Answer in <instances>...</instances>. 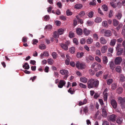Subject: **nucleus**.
Masks as SVG:
<instances>
[{"label": "nucleus", "mask_w": 125, "mask_h": 125, "mask_svg": "<svg viewBox=\"0 0 125 125\" xmlns=\"http://www.w3.org/2000/svg\"><path fill=\"white\" fill-rule=\"evenodd\" d=\"M99 83V81L98 80L91 79L89 80L88 82L87 87L89 88L97 87Z\"/></svg>", "instance_id": "1"}, {"label": "nucleus", "mask_w": 125, "mask_h": 125, "mask_svg": "<svg viewBox=\"0 0 125 125\" xmlns=\"http://www.w3.org/2000/svg\"><path fill=\"white\" fill-rule=\"evenodd\" d=\"M60 73L61 74L64 75L63 79L66 80L68 76L69 73L68 70L66 69L61 70L60 71Z\"/></svg>", "instance_id": "2"}, {"label": "nucleus", "mask_w": 125, "mask_h": 125, "mask_svg": "<svg viewBox=\"0 0 125 125\" xmlns=\"http://www.w3.org/2000/svg\"><path fill=\"white\" fill-rule=\"evenodd\" d=\"M116 50H117L116 54L118 56L121 55L124 56L125 55V48H124V49L122 48H120Z\"/></svg>", "instance_id": "3"}, {"label": "nucleus", "mask_w": 125, "mask_h": 125, "mask_svg": "<svg viewBox=\"0 0 125 125\" xmlns=\"http://www.w3.org/2000/svg\"><path fill=\"white\" fill-rule=\"evenodd\" d=\"M76 66L78 69H80L84 68L85 67V63L80 62L78 61L77 62Z\"/></svg>", "instance_id": "4"}, {"label": "nucleus", "mask_w": 125, "mask_h": 125, "mask_svg": "<svg viewBox=\"0 0 125 125\" xmlns=\"http://www.w3.org/2000/svg\"><path fill=\"white\" fill-rule=\"evenodd\" d=\"M63 32H54L53 33V37L56 38L55 41L56 42H57L58 40L56 39L58 38L59 35H62L63 34Z\"/></svg>", "instance_id": "5"}, {"label": "nucleus", "mask_w": 125, "mask_h": 125, "mask_svg": "<svg viewBox=\"0 0 125 125\" xmlns=\"http://www.w3.org/2000/svg\"><path fill=\"white\" fill-rule=\"evenodd\" d=\"M102 115L103 117H106L107 115L106 111L107 107L106 106H102Z\"/></svg>", "instance_id": "6"}, {"label": "nucleus", "mask_w": 125, "mask_h": 125, "mask_svg": "<svg viewBox=\"0 0 125 125\" xmlns=\"http://www.w3.org/2000/svg\"><path fill=\"white\" fill-rule=\"evenodd\" d=\"M122 59L121 57H117L115 59V63L116 65L119 64L121 62Z\"/></svg>", "instance_id": "7"}, {"label": "nucleus", "mask_w": 125, "mask_h": 125, "mask_svg": "<svg viewBox=\"0 0 125 125\" xmlns=\"http://www.w3.org/2000/svg\"><path fill=\"white\" fill-rule=\"evenodd\" d=\"M66 84L65 81L63 80H60L58 85V87L60 88H62Z\"/></svg>", "instance_id": "8"}, {"label": "nucleus", "mask_w": 125, "mask_h": 125, "mask_svg": "<svg viewBox=\"0 0 125 125\" xmlns=\"http://www.w3.org/2000/svg\"><path fill=\"white\" fill-rule=\"evenodd\" d=\"M85 59L86 61L87 62H89L91 61H93L94 60V57L90 55L86 57Z\"/></svg>", "instance_id": "9"}, {"label": "nucleus", "mask_w": 125, "mask_h": 125, "mask_svg": "<svg viewBox=\"0 0 125 125\" xmlns=\"http://www.w3.org/2000/svg\"><path fill=\"white\" fill-rule=\"evenodd\" d=\"M108 47L107 45L103 46L101 48V51L102 53H105L107 51Z\"/></svg>", "instance_id": "10"}, {"label": "nucleus", "mask_w": 125, "mask_h": 125, "mask_svg": "<svg viewBox=\"0 0 125 125\" xmlns=\"http://www.w3.org/2000/svg\"><path fill=\"white\" fill-rule=\"evenodd\" d=\"M107 90L106 89H105L103 92V94L104 95V101H106L107 100V96L108 94L107 93Z\"/></svg>", "instance_id": "11"}, {"label": "nucleus", "mask_w": 125, "mask_h": 125, "mask_svg": "<svg viewBox=\"0 0 125 125\" xmlns=\"http://www.w3.org/2000/svg\"><path fill=\"white\" fill-rule=\"evenodd\" d=\"M111 104L114 108H116L117 106V103L116 101L114 99H113L111 101Z\"/></svg>", "instance_id": "12"}, {"label": "nucleus", "mask_w": 125, "mask_h": 125, "mask_svg": "<svg viewBox=\"0 0 125 125\" xmlns=\"http://www.w3.org/2000/svg\"><path fill=\"white\" fill-rule=\"evenodd\" d=\"M80 82L82 83H86L88 81V79L85 77H80Z\"/></svg>", "instance_id": "13"}, {"label": "nucleus", "mask_w": 125, "mask_h": 125, "mask_svg": "<svg viewBox=\"0 0 125 125\" xmlns=\"http://www.w3.org/2000/svg\"><path fill=\"white\" fill-rule=\"evenodd\" d=\"M116 117V115L113 114L109 116V119L110 121L114 122L115 120Z\"/></svg>", "instance_id": "14"}, {"label": "nucleus", "mask_w": 125, "mask_h": 125, "mask_svg": "<svg viewBox=\"0 0 125 125\" xmlns=\"http://www.w3.org/2000/svg\"><path fill=\"white\" fill-rule=\"evenodd\" d=\"M49 54L47 51H45L43 53H42L40 55V58L41 59L43 58V56H49Z\"/></svg>", "instance_id": "15"}, {"label": "nucleus", "mask_w": 125, "mask_h": 125, "mask_svg": "<svg viewBox=\"0 0 125 125\" xmlns=\"http://www.w3.org/2000/svg\"><path fill=\"white\" fill-rule=\"evenodd\" d=\"M103 62L104 64L106 65L108 62V59L107 56H104L102 58Z\"/></svg>", "instance_id": "16"}, {"label": "nucleus", "mask_w": 125, "mask_h": 125, "mask_svg": "<svg viewBox=\"0 0 125 125\" xmlns=\"http://www.w3.org/2000/svg\"><path fill=\"white\" fill-rule=\"evenodd\" d=\"M100 43L102 44H106L107 42V41L103 37H101L100 39Z\"/></svg>", "instance_id": "17"}, {"label": "nucleus", "mask_w": 125, "mask_h": 125, "mask_svg": "<svg viewBox=\"0 0 125 125\" xmlns=\"http://www.w3.org/2000/svg\"><path fill=\"white\" fill-rule=\"evenodd\" d=\"M111 1H113L114 2L116 1L118 2L117 3V7L118 8H120L122 5V3L120 2V0H110Z\"/></svg>", "instance_id": "18"}, {"label": "nucleus", "mask_w": 125, "mask_h": 125, "mask_svg": "<svg viewBox=\"0 0 125 125\" xmlns=\"http://www.w3.org/2000/svg\"><path fill=\"white\" fill-rule=\"evenodd\" d=\"M66 56L67 58V59L65 61V63L67 65H68L69 63L70 59H71V58L69 57V55L68 54H67L66 55Z\"/></svg>", "instance_id": "19"}, {"label": "nucleus", "mask_w": 125, "mask_h": 125, "mask_svg": "<svg viewBox=\"0 0 125 125\" xmlns=\"http://www.w3.org/2000/svg\"><path fill=\"white\" fill-rule=\"evenodd\" d=\"M118 99L120 103L121 104L125 102V97L123 98L121 97H119Z\"/></svg>", "instance_id": "20"}, {"label": "nucleus", "mask_w": 125, "mask_h": 125, "mask_svg": "<svg viewBox=\"0 0 125 125\" xmlns=\"http://www.w3.org/2000/svg\"><path fill=\"white\" fill-rule=\"evenodd\" d=\"M87 100L86 99H85L83 100V101H80L79 102L78 105L79 106H80L81 105H83L86 104L87 103Z\"/></svg>", "instance_id": "21"}, {"label": "nucleus", "mask_w": 125, "mask_h": 125, "mask_svg": "<svg viewBox=\"0 0 125 125\" xmlns=\"http://www.w3.org/2000/svg\"><path fill=\"white\" fill-rule=\"evenodd\" d=\"M113 24L114 26H116L119 24V22L116 19H114L113 20Z\"/></svg>", "instance_id": "22"}, {"label": "nucleus", "mask_w": 125, "mask_h": 125, "mask_svg": "<svg viewBox=\"0 0 125 125\" xmlns=\"http://www.w3.org/2000/svg\"><path fill=\"white\" fill-rule=\"evenodd\" d=\"M75 48L74 47H71L69 49V52L72 54H73L75 52Z\"/></svg>", "instance_id": "23"}, {"label": "nucleus", "mask_w": 125, "mask_h": 125, "mask_svg": "<svg viewBox=\"0 0 125 125\" xmlns=\"http://www.w3.org/2000/svg\"><path fill=\"white\" fill-rule=\"evenodd\" d=\"M102 21V19L100 17H97L95 19L94 21L96 23H99Z\"/></svg>", "instance_id": "24"}, {"label": "nucleus", "mask_w": 125, "mask_h": 125, "mask_svg": "<svg viewBox=\"0 0 125 125\" xmlns=\"http://www.w3.org/2000/svg\"><path fill=\"white\" fill-rule=\"evenodd\" d=\"M120 81L121 82H124L125 81V77L122 74H120L119 75Z\"/></svg>", "instance_id": "25"}, {"label": "nucleus", "mask_w": 125, "mask_h": 125, "mask_svg": "<svg viewBox=\"0 0 125 125\" xmlns=\"http://www.w3.org/2000/svg\"><path fill=\"white\" fill-rule=\"evenodd\" d=\"M109 64L111 69L112 70H113L115 67L113 62V61L110 62Z\"/></svg>", "instance_id": "26"}, {"label": "nucleus", "mask_w": 125, "mask_h": 125, "mask_svg": "<svg viewBox=\"0 0 125 125\" xmlns=\"http://www.w3.org/2000/svg\"><path fill=\"white\" fill-rule=\"evenodd\" d=\"M116 71L119 73H121L122 72L121 67L119 66H117L116 68Z\"/></svg>", "instance_id": "27"}, {"label": "nucleus", "mask_w": 125, "mask_h": 125, "mask_svg": "<svg viewBox=\"0 0 125 125\" xmlns=\"http://www.w3.org/2000/svg\"><path fill=\"white\" fill-rule=\"evenodd\" d=\"M84 53L83 52H78L76 55V56L78 58H80L83 56Z\"/></svg>", "instance_id": "28"}, {"label": "nucleus", "mask_w": 125, "mask_h": 125, "mask_svg": "<svg viewBox=\"0 0 125 125\" xmlns=\"http://www.w3.org/2000/svg\"><path fill=\"white\" fill-rule=\"evenodd\" d=\"M61 47L65 50H66L68 49V46L66 44H60Z\"/></svg>", "instance_id": "29"}, {"label": "nucleus", "mask_w": 125, "mask_h": 125, "mask_svg": "<svg viewBox=\"0 0 125 125\" xmlns=\"http://www.w3.org/2000/svg\"><path fill=\"white\" fill-rule=\"evenodd\" d=\"M93 40L90 38L87 39L86 40V42L87 44H91L93 42Z\"/></svg>", "instance_id": "30"}, {"label": "nucleus", "mask_w": 125, "mask_h": 125, "mask_svg": "<svg viewBox=\"0 0 125 125\" xmlns=\"http://www.w3.org/2000/svg\"><path fill=\"white\" fill-rule=\"evenodd\" d=\"M83 6L81 4H78L74 6L75 8L77 9H80L82 8Z\"/></svg>", "instance_id": "31"}, {"label": "nucleus", "mask_w": 125, "mask_h": 125, "mask_svg": "<svg viewBox=\"0 0 125 125\" xmlns=\"http://www.w3.org/2000/svg\"><path fill=\"white\" fill-rule=\"evenodd\" d=\"M122 16V15L121 13H118L115 16V17L118 20H120Z\"/></svg>", "instance_id": "32"}, {"label": "nucleus", "mask_w": 125, "mask_h": 125, "mask_svg": "<svg viewBox=\"0 0 125 125\" xmlns=\"http://www.w3.org/2000/svg\"><path fill=\"white\" fill-rule=\"evenodd\" d=\"M53 60L51 58L47 60V62L48 64L52 65L53 63Z\"/></svg>", "instance_id": "33"}, {"label": "nucleus", "mask_w": 125, "mask_h": 125, "mask_svg": "<svg viewBox=\"0 0 125 125\" xmlns=\"http://www.w3.org/2000/svg\"><path fill=\"white\" fill-rule=\"evenodd\" d=\"M116 42V40L113 39L111 40L110 42V45L112 46H114L115 45Z\"/></svg>", "instance_id": "34"}, {"label": "nucleus", "mask_w": 125, "mask_h": 125, "mask_svg": "<svg viewBox=\"0 0 125 125\" xmlns=\"http://www.w3.org/2000/svg\"><path fill=\"white\" fill-rule=\"evenodd\" d=\"M23 67L25 69H28L29 68V66L27 63H25L23 66Z\"/></svg>", "instance_id": "35"}, {"label": "nucleus", "mask_w": 125, "mask_h": 125, "mask_svg": "<svg viewBox=\"0 0 125 125\" xmlns=\"http://www.w3.org/2000/svg\"><path fill=\"white\" fill-rule=\"evenodd\" d=\"M123 92V89L122 87H119L116 90V92L119 94Z\"/></svg>", "instance_id": "36"}, {"label": "nucleus", "mask_w": 125, "mask_h": 125, "mask_svg": "<svg viewBox=\"0 0 125 125\" xmlns=\"http://www.w3.org/2000/svg\"><path fill=\"white\" fill-rule=\"evenodd\" d=\"M102 25L103 26L107 28L108 26L107 22L105 21H104L102 22Z\"/></svg>", "instance_id": "37"}, {"label": "nucleus", "mask_w": 125, "mask_h": 125, "mask_svg": "<svg viewBox=\"0 0 125 125\" xmlns=\"http://www.w3.org/2000/svg\"><path fill=\"white\" fill-rule=\"evenodd\" d=\"M52 26L51 25H46L45 27V29H47L46 31H50L52 28Z\"/></svg>", "instance_id": "38"}, {"label": "nucleus", "mask_w": 125, "mask_h": 125, "mask_svg": "<svg viewBox=\"0 0 125 125\" xmlns=\"http://www.w3.org/2000/svg\"><path fill=\"white\" fill-rule=\"evenodd\" d=\"M79 86L81 87L84 89H86L87 87V86L86 85L84 84L81 83H80L79 84Z\"/></svg>", "instance_id": "39"}, {"label": "nucleus", "mask_w": 125, "mask_h": 125, "mask_svg": "<svg viewBox=\"0 0 125 125\" xmlns=\"http://www.w3.org/2000/svg\"><path fill=\"white\" fill-rule=\"evenodd\" d=\"M102 8L104 11H107L108 10L107 7L105 4L104 5L102 6Z\"/></svg>", "instance_id": "40"}, {"label": "nucleus", "mask_w": 125, "mask_h": 125, "mask_svg": "<svg viewBox=\"0 0 125 125\" xmlns=\"http://www.w3.org/2000/svg\"><path fill=\"white\" fill-rule=\"evenodd\" d=\"M46 48V45L44 44H41L39 46V48L41 49H44Z\"/></svg>", "instance_id": "41"}, {"label": "nucleus", "mask_w": 125, "mask_h": 125, "mask_svg": "<svg viewBox=\"0 0 125 125\" xmlns=\"http://www.w3.org/2000/svg\"><path fill=\"white\" fill-rule=\"evenodd\" d=\"M68 92L70 93L71 94H74V91L73 89L72 88H70L68 90Z\"/></svg>", "instance_id": "42"}, {"label": "nucleus", "mask_w": 125, "mask_h": 125, "mask_svg": "<svg viewBox=\"0 0 125 125\" xmlns=\"http://www.w3.org/2000/svg\"><path fill=\"white\" fill-rule=\"evenodd\" d=\"M104 35L106 37H109L111 35V33L110 32H105Z\"/></svg>", "instance_id": "43"}, {"label": "nucleus", "mask_w": 125, "mask_h": 125, "mask_svg": "<svg viewBox=\"0 0 125 125\" xmlns=\"http://www.w3.org/2000/svg\"><path fill=\"white\" fill-rule=\"evenodd\" d=\"M85 14L84 12L83 11H81L79 14V15L77 16H78V17H79L80 16L81 17H82L84 16Z\"/></svg>", "instance_id": "44"}, {"label": "nucleus", "mask_w": 125, "mask_h": 125, "mask_svg": "<svg viewBox=\"0 0 125 125\" xmlns=\"http://www.w3.org/2000/svg\"><path fill=\"white\" fill-rule=\"evenodd\" d=\"M52 55L53 58L54 59L56 58L57 57V54L55 52H53L52 54Z\"/></svg>", "instance_id": "45"}, {"label": "nucleus", "mask_w": 125, "mask_h": 125, "mask_svg": "<svg viewBox=\"0 0 125 125\" xmlns=\"http://www.w3.org/2000/svg\"><path fill=\"white\" fill-rule=\"evenodd\" d=\"M86 42L85 39L84 38H82L80 40V43L82 44H84Z\"/></svg>", "instance_id": "46"}, {"label": "nucleus", "mask_w": 125, "mask_h": 125, "mask_svg": "<svg viewBox=\"0 0 125 125\" xmlns=\"http://www.w3.org/2000/svg\"><path fill=\"white\" fill-rule=\"evenodd\" d=\"M113 82V80L112 79H110L107 80V83L108 85H110Z\"/></svg>", "instance_id": "47"}, {"label": "nucleus", "mask_w": 125, "mask_h": 125, "mask_svg": "<svg viewBox=\"0 0 125 125\" xmlns=\"http://www.w3.org/2000/svg\"><path fill=\"white\" fill-rule=\"evenodd\" d=\"M103 73V72L102 71H100L96 73V76L97 77H98L100 75H102Z\"/></svg>", "instance_id": "48"}, {"label": "nucleus", "mask_w": 125, "mask_h": 125, "mask_svg": "<svg viewBox=\"0 0 125 125\" xmlns=\"http://www.w3.org/2000/svg\"><path fill=\"white\" fill-rule=\"evenodd\" d=\"M69 37L71 38L74 37V34L72 32H70L69 34Z\"/></svg>", "instance_id": "49"}, {"label": "nucleus", "mask_w": 125, "mask_h": 125, "mask_svg": "<svg viewBox=\"0 0 125 125\" xmlns=\"http://www.w3.org/2000/svg\"><path fill=\"white\" fill-rule=\"evenodd\" d=\"M122 121V119L121 118H118L116 122L118 124H121Z\"/></svg>", "instance_id": "50"}, {"label": "nucleus", "mask_w": 125, "mask_h": 125, "mask_svg": "<svg viewBox=\"0 0 125 125\" xmlns=\"http://www.w3.org/2000/svg\"><path fill=\"white\" fill-rule=\"evenodd\" d=\"M73 43L76 45H78L79 44L78 40L76 38H74L73 39Z\"/></svg>", "instance_id": "51"}, {"label": "nucleus", "mask_w": 125, "mask_h": 125, "mask_svg": "<svg viewBox=\"0 0 125 125\" xmlns=\"http://www.w3.org/2000/svg\"><path fill=\"white\" fill-rule=\"evenodd\" d=\"M95 53L96 55L100 56L101 55V53L100 51L99 50H97L95 51Z\"/></svg>", "instance_id": "52"}, {"label": "nucleus", "mask_w": 125, "mask_h": 125, "mask_svg": "<svg viewBox=\"0 0 125 125\" xmlns=\"http://www.w3.org/2000/svg\"><path fill=\"white\" fill-rule=\"evenodd\" d=\"M95 59L96 61L97 62L99 63L101 62V59L98 56H96L95 58Z\"/></svg>", "instance_id": "53"}, {"label": "nucleus", "mask_w": 125, "mask_h": 125, "mask_svg": "<svg viewBox=\"0 0 125 125\" xmlns=\"http://www.w3.org/2000/svg\"><path fill=\"white\" fill-rule=\"evenodd\" d=\"M66 13L67 16L71 15H72V13L69 10H68L66 11Z\"/></svg>", "instance_id": "54"}, {"label": "nucleus", "mask_w": 125, "mask_h": 125, "mask_svg": "<svg viewBox=\"0 0 125 125\" xmlns=\"http://www.w3.org/2000/svg\"><path fill=\"white\" fill-rule=\"evenodd\" d=\"M79 17H78V16H76L78 22H79L81 24H82L83 23V21L82 20L80 19H79Z\"/></svg>", "instance_id": "55"}, {"label": "nucleus", "mask_w": 125, "mask_h": 125, "mask_svg": "<svg viewBox=\"0 0 125 125\" xmlns=\"http://www.w3.org/2000/svg\"><path fill=\"white\" fill-rule=\"evenodd\" d=\"M117 86L116 83H113L112 85V89H115L116 88Z\"/></svg>", "instance_id": "56"}, {"label": "nucleus", "mask_w": 125, "mask_h": 125, "mask_svg": "<svg viewBox=\"0 0 125 125\" xmlns=\"http://www.w3.org/2000/svg\"><path fill=\"white\" fill-rule=\"evenodd\" d=\"M114 2L113 1H111V2H110V4L111 5L113 8H115L116 7V5L115 4L113 3Z\"/></svg>", "instance_id": "57"}, {"label": "nucleus", "mask_w": 125, "mask_h": 125, "mask_svg": "<svg viewBox=\"0 0 125 125\" xmlns=\"http://www.w3.org/2000/svg\"><path fill=\"white\" fill-rule=\"evenodd\" d=\"M94 13L93 12L91 11L88 14V16L89 17L92 18L93 16Z\"/></svg>", "instance_id": "58"}, {"label": "nucleus", "mask_w": 125, "mask_h": 125, "mask_svg": "<svg viewBox=\"0 0 125 125\" xmlns=\"http://www.w3.org/2000/svg\"><path fill=\"white\" fill-rule=\"evenodd\" d=\"M38 42V41L37 40L35 39H33L32 41V43L33 45H35Z\"/></svg>", "instance_id": "59"}, {"label": "nucleus", "mask_w": 125, "mask_h": 125, "mask_svg": "<svg viewBox=\"0 0 125 125\" xmlns=\"http://www.w3.org/2000/svg\"><path fill=\"white\" fill-rule=\"evenodd\" d=\"M100 96V94L98 93H96L94 96V98L96 99H97Z\"/></svg>", "instance_id": "60"}, {"label": "nucleus", "mask_w": 125, "mask_h": 125, "mask_svg": "<svg viewBox=\"0 0 125 125\" xmlns=\"http://www.w3.org/2000/svg\"><path fill=\"white\" fill-rule=\"evenodd\" d=\"M27 41V38L26 37H24L22 39V42L24 43L26 42Z\"/></svg>", "instance_id": "61"}, {"label": "nucleus", "mask_w": 125, "mask_h": 125, "mask_svg": "<svg viewBox=\"0 0 125 125\" xmlns=\"http://www.w3.org/2000/svg\"><path fill=\"white\" fill-rule=\"evenodd\" d=\"M55 23L56 25L58 26L60 25L61 24L60 21L58 20L55 21Z\"/></svg>", "instance_id": "62"}, {"label": "nucleus", "mask_w": 125, "mask_h": 125, "mask_svg": "<svg viewBox=\"0 0 125 125\" xmlns=\"http://www.w3.org/2000/svg\"><path fill=\"white\" fill-rule=\"evenodd\" d=\"M87 23L90 26L92 25L93 24L94 22L90 21H87Z\"/></svg>", "instance_id": "63"}, {"label": "nucleus", "mask_w": 125, "mask_h": 125, "mask_svg": "<svg viewBox=\"0 0 125 125\" xmlns=\"http://www.w3.org/2000/svg\"><path fill=\"white\" fill-rule=\"evenodd\" d=\"M50 19L49 16L48 15H46L44 16V19L45 21H47Z\"/></svg>", "instance_id": "64"}]
</instances>
